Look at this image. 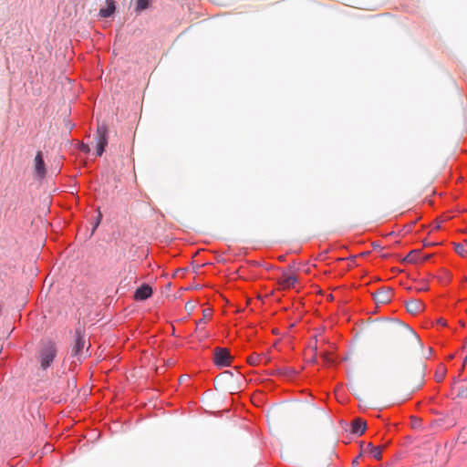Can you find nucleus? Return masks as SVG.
Wrapping results in <instances>:
<instances>
[{
  "label": "nucleus",
  "mask_w": 467,
  "mask_h": 467,
  "mask_svg": "<svg viewBox=\"0 0 467 467\" xmlns=\"http://www.w3.org/2000/svg\"><path fill=\"white\" fill-rule=\"evenodd\" d=\"M57 354V344L52 340L45 341L38 349L37 358L40 368L47 370L53 363Z\"/></svg>",
  "instance_id": "f257e3e1"
},
{
  "label": "nucleus",
  "mask_w": 467,
  "mask_h": 467,
  "mask_svg": "<svg viewBox=\"0 0 467 467\" xmlns=\"http://www.w3.org/2000/svg\"><path fill=\"white\" fill-rule=\"evenodd\" d=\"M35 171L38 179H44L47 174L46 164L41 151H38L35 157Z\"/></svg>",
  "instance_id": "20e7f679"
},
{
  "label": "nucleus",
  "mask_w": 467,
  "mask_h": 467,
  "mask_svg": "<svg viewBox=\"0 0 467 467\" xmlns=\"http://www.w3.org/2000/svg\"><path fill=\"white\" fill-rule=\"evenodd\" d=\"M351 467H358V466H357V465H352Z\"/></svg>",
  "instance_id": "4be33fe9"
},
{
  "label": "nucleus",
  "mask_w": 467,
  "mask_h": 467,
  "mask_svg": "<svg viewBox=\"0 0 467 467\" xmlns=\"http://www.w3.org/2000/svg\"><path fill=\"white\" fill-rule=\"evenodd\" d=\"M106 7H103L99 10L100 16L104 18L110 17L116 10L114 0H106Z\"/></svg>",
  "instance_id": "ddd939ff"
},
{
  "label": "nucleus",
  "mask_w": 467,
  "mask_h": 467,
  "mask_svg": "<svg viewBox=\"0 0 467 467\" xmlns=\"http://www.w3.org/2000/svg\"><path fill=\"white\" fill-rule=\"evenodd\" d=\"M96 140H97V156H101L109 142V134H108V127L106 124L101 123L97 127L96 132Z\"/></svg>",
  "instance_id": "f03ea898"
},
{
  "label": "nucleus",
  "mask_w": 467,
  "mask_h": 467,
  "mask_svg": "<svg viewBox=\"0 0 467 467\" xmlns=\"http://www.w3.org/2000/svg\"><path fill=\"white\" fill-rule=\"evenodd\" d=\"M455 251L459 254L463 255L464 254L467 253V244L466 245H463V244H456Z\"/></svg>",
  "instance_id": "f3484780"
},
{
  "label": "nucleus",
  "mask_w": 467,
  "mask_h": 467,
  "mask_svg": "<svg viewBox=\"0 0 467 467\" xmlns=\"http://www.w3.org/2000/svg\"><path fill=\"white\" fill-rule=\"evenodd\" d=\"M85 343V337L81 334L79 330H76V340L72 348V355L74 357H78L82 354Z\"/></svg>",
  "instance_id": "0eeeda50"
},
{
  "label": "nucleus",
  "mask_w": 467,
  "mask_h": 467,
  "mask_svg": "<svg viewBox=\"0 0 467 467\" xmlns=\"http://www.w3.org/2000/svg\"><path fill=\"white\" fill-rule=\"evenodd\" d=\"M367 424L363 420L359 418L355 419L351 423V433L362 435L365 432Z\"/></svg>",
  "instance_id": "f8f14e48"
},
{
  "label": "nucleus",
  "mask_w": 467,
  "mask_h": 467,
  "mask_svg": "<svg viewBox=\"0 0 467 467\" xmlns=\"http://www.w3.org/2000/svg\"><path fill=\"white\" fill-rule=\"evenodd\" d=\"M269 358L264 353H253L247 358V362L251 366H258L260 364H266Z\"/></svg>",
  "instance_id": "1a4fd4ad"
},
{
  "label": "nucleus",
  "mask_w": 467,
  "mask_h": 467,
  "mask_svg": "<svg viewBox=\"0 0 467 467\" xmlns=\"http://www.w3.org/2000/svg\"><path fill=\"white\" fill-rule=\"evenodd\" d=\"M151 0H137L136 2V11L141 12L147 9L150 6Z\"/></svg>",
  "instance_id": "2eb2a0df"
},
{
  "label": "nucleus",
  "mask_w": 467,
  "mask_h": 467,
  "mask_svg": "<svg viewBox=\"0 0 467 467\" xmlns=\"http://www.w3.org/2000/svg\"><path fill=\"white\" fill-rule=\"evenodd\" d=\"M152 288L148 284H142L139 286L134 294V298L137 301H144L150 298L152 296Z\"/></svg>",
  "instance_id": "39448f33"
},
{
  "label": "nucleus",
  "mask_w": 467,
  "mask_h": 467,
  "mask_svg": "<svg viewBox=\"0 0 467 467\" xmlns=\"http://www.w3.org/2000/svg\"><path fill=\"white\" fill-rule=\"evenodd\" d=\"M392 298V292L389 289H380L374 294V300L377 305L389 303Z\"/></svg>",
  "instance_id": "6e6552de"
},
{
  "label": "nucleus",
  "mask_w": 467,
  "mask_h": 467,
  "mask_svg": "<svg viewBox=\"0 0 467 467\" xmlns=\"http://www.w3.org/2000/svg\"><path fill=\"white\" fill-rule=\"evenodd\" d=\"M101 218H102V214L100 212H99V214H98V218H97V222L93 227V231H95V229L99 226L100 221H101Z\"/></svg>",
  "instance_id": "6ab92c4d"
},
{
  "label": "nucleus",
  "mask_w": 467,
  "mask_h": 467,
  "mask_svg": "<svg viewBox=\"0 0 467 467\" xmlns=\"http://www.w3.org/2000/svg\"><path fill=\"white\" fill-rule=\"evenodd\" d=\"M296 282L297 278L295 275L283 274L280 279V285L286 289L293 287Z\"/></svg>",
  "instance_id": "4468645a"
},
{
  "label": "nucleus",
  "mask_w": 467,
  "mask_h": 467,
  "mask_svg": "<svg viewBox=\"0 0 467 467\" xmlns=\"http://www.w3.org/2000/svg\"><path fill=\"white\" fill-rule=\"evenodd\" d=\"M361 454H362V452H361V453H360L357 458H355V459L353 460V462H352V465H357V466H358V458L361 456Z\"/></svg>",
  "instance_id": "aec40b11"
},
{
  "label": "nucleus",
  "mask_w": 467,
  "mask_h": 467,
  "mask_svg": "<svg viewBox=\"0 0 467 467\" xmlns=\"http://www.w3.org/2000/svg\"><path fill=\"white\" fill-rule=\"evenodd\" d=\"M233 357L230 351L224 348H216L213 354V363L219 368L231 366Z\"/></svg>",
  "instance_id": "7ed1b4c3"
},
{
  "label": "nucleus",
  "mask_w": 467,
  "mask_h": 467,
  "mask_svg": "<svg viewBox=\"0 0 467 467\" xmlns=\"http://www.w3.org/2000/svg\"><path fill=\"white\" fill-rule=\"evenodd\" d=\"M430 258V255H421L420 252L419 250H412L409 253V254L406 256L405 260L409 263H419V262H424Z\"/></svg>",
  "instance_id": "9b49d317"
},
{
  "label": "nucleus",
  "mask_w": 467,
  "mask_h": 467,
  "mask_svg": "<svg viewBox=\"0 0 467 467\" xmlns=\"http://www.w3.org/2000/svg\"><path fill=\"white\" fill-rule=\"evenodd\" d=\"M362 453H368L376 460L381 459L382 450L379 446H374L372 443H362L361 444Z\"/></svg>",
  "instance_id": "423d86ee"
},
{
  "label": "nucleus",
  "mask_w": 467,
  "mask_h": 467,
  "mask_svg": "<svg viewBox=\"0 0 467 467\" xmlns=\"http://www.w3.org/2000/svg\"><path fill=\"white\" fill-rule=\"evenodd\" d=\"M79 150L84 152V153H88L89 152V146L88 144H84L82 143L79 147Z\"/></svg>",
  "instance_id": "a211bd4d"
},
{
  "label": "nucleus",
  "mask_w": 467,
  "mask_h": 467,
  "mask_svg": "<svg viewBox=\"0 0 467 467\" xmlns=\"http://www.w3.org/2000/svg\"><path fill=\"white\" fill-rule=\"evenodd\" d=\"M426 290H427L426 286H420V288H419V291H426Z\"/></svg>",
  "instance_id": "412c9836"
},
{
  "label": "nucleus",
  "mask_w": 467,
  "mask_h": 467,
  "mask_svg": "<svg viewBox=\"0 0 467 467\" xmlns=\"http://www.w3.org/2000/svg\"><path fill=\"white\" fill-rule=\"evenodd\" d=\"M408 312L416 315L424 309L423 303L419 299H411L406 304Z\"/></svg>",
  "instance_id": "9d476101"
},
{
  "label": "nucleus",
  "mask_w": 467,
  "mask_h": 467,
  "mask_svg": "<svg viewBox=\"0 0 467 467\" xmlns=\"http://www.w3.org/2000/svg\"><path fill=\"white\" fill-rule=\"evenodd\" d=\"M206 324V320L204 317L199 319L197 322H196V331L200 332L201 334H202V336H205L204 335V327H202V326H204Z\"/></svg>",
  "instance_id": "dca6fc26"
}]
</instances>
